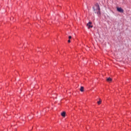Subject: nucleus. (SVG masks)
I'll use <instances>...</instances> for the list:
<instances>
[{
  "label": "nucleus",
  "mask_w": 131,
  "mask_h": 131,
  "mask_svg": "<svg viewBox=\"0 0 131 131\" xmlns=\"http://www.w3.org/2000/svg\"><path fill=\"white\" fill-rule=\"evenodd\" d=\"M87 26H88L89 29H90V28H93V26L92 25V22L90 21L88 24H87Z\"/></svg>",
  "instance_id": "7ed1b4c3"
},
{
  "label": "nucleus",
  "mask_w": 131,
  "mask_h": 131,
  "mask_svg": "<svg viewBox=\"0 0 131 131\" xmlns=\"http://www.w3.org/2000/svg\"><path fill=\"white\" fill-rule=\"evenodd\" d=\"M101 103H102V100H101V99H99V101L97 102V104L98 105H100Z\"/></svg>",
  "instance_id": "423d86ee"
},
{
  "label": "nucleus",
  "mask_w": 131,
  "mask_h": 131,
  "mask_svg": "<svg viewBox=\"0 0 131 131\" xmlns=\"http://www.w3.org/2000/svg\"><path fill=\"white\" fill-rule=\"evenodd\" d=\"M117 10L118 11V12H119L120 13H123L124 10L123 9H122V8H117Z\"/></svg>",
  "instance_id": "f03ea898"
},
{
  "label": "nucleus",
  "mask_w": 131,
  "mask_h": 131,
  "mask_svg": "<svg viewBox=\"0 0 131 131\" xmlns=\"http://www.w3.org/2000/svg\"><path fill=\"white\" fill-rule=\"evenodd\" d=\"M61 115L62 116V117H65V116H66V112H63L61 113Z\"/></svg>",
  "instance_id": "20e7f679"
},
{
  "label": "nucleus",
  "mask_w": 131,
  "mask_h": 131,
  "mask_svg": "<svg viewBox=\"0 0 131 131\" xmlns=\"http://www.w3.org/2000/svg\"><path fill=\"white\" fill-rule=\"evenodd\" d=\"M69 39H71V38H72V37L71 36H69Z\"/></svg>",
  "instance_id": "6e6552de"
},
{
  "label": "nucleus",
  "mask_w": 131,
  "mask_h": 131,
  "mask_svg": "<svg viewBox=\"0 0 131 131\" xmlns=\"http://www.w3.org/2000/svg\"><path fill=\"white\" fill-rule=\"evenodd\" d=\"M106 80L108 82H111V81H112V79L111 78H108Z\"/></svg>",
  "instance_id": "39448f33"
},
{
  "label": "nucleus",
  "mask_w": 131,
  "mask_h": 131,
  "mask_svg": "<svg viewBox=\"0 0 131 131\" xmlns=\"http://www.w3.org/2000/svg\"><path fill=\"white\" fill-rule=\"evenodd\" d=\"M68 42H71L70 39L68 40Z\"/></svg>",
  "instance_id": "1a4fd4ad"
},
{
  "label": "nucleus",
  "mask_w": 131,
  "mask_h": 131,
  "mask_svg": "<svg viewBox=\"0 0 131 131\" xmlns=\"http://www.w3.org/2000/svg\"><path fill=\"white\" fill-rule=\"evenodd\" d=\"M94 12L97 14V15H100L101 12H100V5L99 4L96 3L95 7H93Z\"/></svg>",
  "instance_id": "f257e3e1"
},
{
  "label": "nucleus",
  "mask_w": 131,
  "mask_h": 131,
  "mask_svg": "<svg viewBox=\"0 0 131 131\" xmlns=\"http://www.w3.org/2000/svg\"><path fill=\"white\" fill-rule=\"evenodd\" d=\"M80 91V92H82L84 91V88H83V86H81Z\"/></svg>",
  "instance_id": "0eeeda50"
}]
</instances>
